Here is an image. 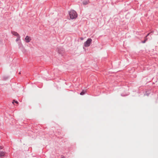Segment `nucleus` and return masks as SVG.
I'll list each match as a JSON object with an SVG mask.
<instances>
[{
    "mask_svg": "<svg viewBox=\"0 0 158 158\" xmlns=\"http://www.w3.org/2000/svg\"><path fill=\"white\" fill-rule=\"evenodd\" d=\"M70 18L71 19H76L77 16L76 12L74 10H71L69 12Z\"/></svg>",
    "mask_w": 158,
    "mask_h": 158,
    "instance_id": "nucleus-1",
    "label": "nucleus"
},
{
    "mask_svg": "<svg viewBox=\"0 0 158 158\" xmlns=\"http://www.w3.org/2000/svg\"><path fill=\"white\" fill-rule=\"evenodd\" d=\"M92 40L90 38H89L85 42L84 44V46L85 47L89 46L91 43Z\"/></svg>",
    "mask_w": 158,
    "mask_h": 158,
    "instance_id": "nucleus-2",
    "label": "nucleus"
},
{
    "mask_svg": "<svg viewBox=\"0 0 158 158\" xmlns=\"http://www.w3.org/2000/svg\"><path fill=\"white\" fill-rule=\"evenodd\" d=\"M24 40L26 43H29L31 40V37L28 36H26Z\"/></svg>",
    "mask_w": 158,
    "mask_h": 158,
    "instance_id": "nucleus-3",
    "label": "nucleus"
},
{
    "mask_svg": "<svg viewBox=\"0 0 158 158\" xmlns=\"http://www.w3.org/2000/svg\"><path fill=\"white\" fill-rule=\"evenodd\" d=\"M12 33L13 34V35H14L15 36H16L17 37L19 35L17 32L15 31L12 32Z\"/></svg>",
    "mask_w": 158,
    "mask_h": 158,
    "instance_id": "nucleus-4",
    "label": "nucleus"
},
{
    "mask_svg": "<svg viewBox=\"0 0 158 158\" xmlns=\"http://www.w3.org/2000/svg\"><path fill=\"white\" fill-rule=\"evenodd\" d=\"M5 154V153L4 152H0V156L1 157L3 156H4Z\"/></svg>",
    "mask_w": 158,
    "mask_h": 158,
    "instance_id": "nucleus-5",
    "label": "nucleus"
},
{
    "mask_svg": "<svg viewBox=\"0 0 158 158\" xmlns=\"http://www.w3.org/2000/svg\"><path fill=\"white\" fill-rule=\"evenodd\" d=\"M17 38L16 39V42H17L19 40H20V35L19 36H18L17 37Z\"/></svg>",
    "mask_w": 158,
    "mask_h": 158,
    "instance_id": "nucleus-6",
    "label": "nucleus"
},
{
    "mask_svg": "<svg viewBox=\"0 0 158 158\" xmlns=\"http://www.w3.org/2000/svg\"><path fill=\"white\" fill-rule=\"evenodd\" d=\"M89 2L88 1H86L85 2H84L83 3V4L84 5H85L88 3Z\"/></svg>",
    "mask_w": 158,
    "mask_h": 158,
    "instance_id": "nucleus-7",
    "label": "nucleus"
},
{
    "mask_svg": "<svg viewBox=\"0 0 158 158\" xmlns=\"http://www.w3.org/2000/svg\"><path fill=\"white\" fill-rule=\"evenodd\" d=\"M85 91L83 90L80 94L81 95H83L85 93Z\"/></svg>",
    "mask_w": 158,
    "mask_h": 158,
    "instance_id": "nucleus-8",
    "label": "nucleus"
},
{
    "mask_svg": "<svg viewBox=\"0 0 158 158\" xmlns=\"http://www.w3.org/2000/svg\"><path fill=\"white\" fill-rule=\"evenodd\" d=\"M144 39H144V41L142 42V43H145L146 42V41L148 40V39H147V38L146 37L145 38H144Z\"/></svg>",
    "mask_w": 158,
    "mask_h": 158,
    "instance_id": "nucleus-9",
    "label": "nucleus"
},
{
    "mask_svg": "<svg viewBox=\"0 0 158 158\" xmlns=\"http://www.w3.org/2000/svg\"><path fill=\"white\" fill-rule=\"evenodd\" d=\"M14 102H15V103H16L17 104H18V102L17 101H15V100H13V101L12 102V103H13Z\"/></svg>",
    "mask_w": 158,
    "mask_h": 158,
    "instance_id": "nucleus-10",
    "label": "nucleus"
},
{
    "mask_svg": "<svg viewBox=\"0 0 158 158\" xmlns=\"http://www.w3.org/2000/svg\"><path fill=\"white\" fill-rule=\"evenodd\" d=\"M150 34V33H149L146 36V37H147V36H148V35H149V34Z\"/></svg>",
    "mask_w": 158,
    "mask_h": 158,
    "instance_id": "nucleus-11",
    "label": "nucleus"
},
{
    "mask_svg": "<svg viewBox=\"0 0 158 158\" xmlns=\"http://www.w3.org/2000/svg\"><path fill=\"white\" fill-rule=\"evenodd\" d=\"M2 147H1V146H0V149H2Z\"/></svg>",
    "mask_w": 158,
    "mask_h": 158,
    "instance_id": "nucleus-12",
    "label": "nucleus"
},
{
    "mask_svg": "<svg viewBox=\"0 0 158 158\" xmlns=\"http://www.w3.org/2000/svg\"><path fill=\"white\" fill-rule=\"evenodd\" d=\"M81 40H83V38H81Z\"/></svg>",
    "mask_w": 158,
    "mask_h": 158,
    "instance_id": "nucleus-13",
    "label": "nucleus"
},
{
    "mask_svg": "<svg viewBox=\"0 0 158 158\" xmlns=\"http://www.w3.org/2000/svg\"><path fill=\"white\" fill-rule=\"evenodd\" d=\"M19 74H21V73H20V72L19 73Z\"/></svg>",
    "mask_w": 158,
    "mask_h": 158,
    "instance_id": "nucleus-14",
    "label": "nucleus"
}]
</instances>
